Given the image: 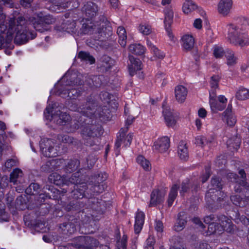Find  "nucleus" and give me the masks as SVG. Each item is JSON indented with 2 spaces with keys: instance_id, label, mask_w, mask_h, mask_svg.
Wrapping results in <instances>:
<instances>
[{
  "instance_id": "obj_1",
  "label": "nucleus",
  "mask_w": 249,
  "mask_h": 249,
  "mask_svg": "<svg viewBox=\"0 0 249 249\" xmlns=\"http://www.w3.org/2000/svg\"><path fill=\"white\" fill-rule=\"evenodd\" d=\"M6 17L0 16V36L5 38L6 42L10 43L15 35V41L18 44L27 42L36 36L34 32L29 31L27 21L22 17L17 18H11L6 24L4 23Z\"/></svg>"
},
{
  "instance_id": "obj_2",
  "label": "nucleus",
  "mask_w": 249,
  "mask_h": 249,
  "mask_svg": "<svg viewBox=\"0 0 249 249\" xmlns=\"http://www.w3.org/2000/svg\"><path fill=\"white\" fill-rule=\"evenodd\" d=\"M249 27V18L243 17H235L233 22L227 25L228 30L227 39L235 45L244 46L248 42V37L244 31Z\"/></svg>"
},
{
  "instance_id": "obj_3",
  "label": "nucleus",
  "mask_w": 249,
  "mask_h": 249,
  "mask_svg": "<svg viewBox=\"0 0 249 249\" xmlns=\"http://www.w3.org/2000/svg\"><path fill=\"white\" fill-rule=\"evenodd\" d=\"M49 181L57 185H70V184H76V188L74 186L75 190L72 191L73 197L76 199L82 198L85 196V192L87 188L85 183H80L78 173H75L71 177L67 178L66 177H61L56 173L52 174L49 177Z\"/></svg>"
},
{
  "instance_id": "obj_4",
  "label": "nucleus",
  "mask_w": 249,
  "mask_h": 249,
  "mask_svg": "<svg viewBox=\"0 0 249 249\" xmlns=\"http://www.w3.org/2000/svg\"><path fill=\"white\" fill-rule=\"evenodd\" d=\"M29 20L36 31L43 32L47 30L45 25L54 23L55 19L51 15L42 17V14H39L30 18Z\"/></svg>"
},
{
  "instance_id": "obj_5",
  "label": "nucleus",
  "mask_w": 249,
  "mask_h": 249,
  "mask_svg": "<svg viewBox=\"0 0 249 249\" xmlns=\"http://www.w3.org/2000/svg\"><path fill=\"white\" fill-rule=\"evenodd\" d=\"M40 148L42 154L47 157H54L57 155V149L53 140L47 138L41 139Z\"/></svg>"
},
{
  "instance_id": "obj_6",
  "label": "nucleus",
  "mask_w": 249,
  "mask_h": 249,
  "mask_svg": "<svg viewBox=\"0 0 249 249\" xmlns=\"http://www.w3.org/2000/svg\"><path fill=\"white\" fill-rule=\"evenodd\" d=\"M81 134L83 138L87 141V144L92 145L94 144L92 139L99 134V127L94 124H89L83 128Z\"/></svg>"
},
{
  "instance_id": "obj_7",
  "label": "nucleus",
  "mask_w": 249,
  "mask_h": 249,
  "mask_svg": "<svg viewBox=\"0 0 249 249\" xmlns=\"http://www.w3.org/2000/svg\"><path fill=\"white\" fill-rule=\"evenodd\" d=\"M217 220L218 217L213 215L205 217L204 221L208 224V229L207 231L204 230V229L201 230L202 233L206 236L210 235L216 232L220 233L221 232H219L217 230V228L219 227Z\"/></svg>"
},
{
  "instance_id": "obj_8",
  "label": "nucleus",
  "mask_w": 249,
  "mask_h": 249,
  "mask_svg": "<svg viewBox=\"0 0 249 249\" xmlns=\"http://www.w3.org/2000/svg\"><path fill=\"white\" fill-rule=\"evenodd\" d=\"M212 185L213 188H210L207 193L206 195V198L208 199L211 198L213 200L216 199L217 200L220 201L221 198L217 197V196L219 194L222 193V192L220 191L222 189V184L219 178L216 177L213 178L212 179ZM222 194L224 195L223 193Z\"/></svg>"
},
{
  "instance_id": "obj_9",
  "label": "nucleus",
  "mask_w": 249,
  "mask_h": 249,
  "mask_svg": "<svg viewBox=\"0 0 249 249\" xmlns=\"http://www.w3.org/2000/svg\"><path fill=\"white\" fill-rule=\"evenodd\" d=\"M167 191V189L166 188H161L160 189L154 190L151 195L149 206H155L157 204L162 202Z\"/></svg>"
},
{
  "instance_id": "obj_10",
  "label": "nucleus",
  "mask_w": 249,
  "mask_h": 249,
  "mask_svg": "<svg viewBox=\"0 0 249 249\" xmlns=\"http://www.w3.org/2000/svg\"><path fill=\"white\" fill-rule=\"evenodd\" d=\"M232 6V0H220L217 5V12L222 16H228L230 13Z\"/></svg>"
},
{
  "instance_id": "obj_11",
  "label": "nucleus",
  "mask_w": 249,
  "mask_h": 249,
  "mask_svg": "<svg viewBox=\"0 0 249 249\" xmlns=\"http://www.w3.org/2000/svg\"><path fill=\"white\" fill-rule=\"evenodd\" d=\"M195 43V38L191 34H184L180 39L181 46L183 50L188 52L192 50Z\"/></svg>"
},
{
  "instance_id": "obj_12",
  "label": "nucleus",
  "mask_w": 249,
  "mask_h": 249,
  "mask_svg": "<svg viewBox=\"0 0 249 249\" xmlns=\"http://www.w3.org/2000/svg\"><path fill=\"white\" fill-rule=\"evenodd\" d=\"M218 224L219 227L217 228L219 232L226 231L228 232H231L233 230V225L231 219L227 217L222 215L218 217Z\"/></svg>"
},
{
  "instance_id": "obj_13",
  "label": "nucleus",
  "mask_w": 249,
  "mask_h": 249,
  "mask_svg": "<svg viewBox=\"0 0 249 249\" xmlns=\"http://www.w3.org/2000/svg\"><path fill=\"white\" fill-rule=\"evenodd\" d=\"M169 146V139L167 137H163L159 139L154 142L153 148L159 152L164 153L168 150Z\"/></svg>"
},
{
  "instance_id": "obj_14",
  "label": "nucleus",
  "mask_w": 249,
  "mask_h": 249,
  "mask_svg": "<svg viewBox=\"0 0 249 249\" xmlns=\"http://www.w3.org/2000/svg\"><path fill=\"white\" fill-rule=\"evenodd\" d=\"M107 178V175L105 173H100L97 175L92 178L91 181H94V191L97 193L102 192L104 187L103 185L100 184L103 183Z\"/></svg>"
},
{
  "instance_id": "obj_15",
  "label": "nucleus",
  "mask_w": 249,
  "mask_h": 249,
  "mask_svg": "<svg viewBox=\"0 0 249 249\" xmlns=\"http://www.w3.org/2000/svg\"><path fill=\"white\" fill-rule=\"evenodd\" d=\"M222 119L230 126H233L236 124V119L231 111V106L229 105L226 110L222 113Z\"/></svg>"
},
{
  "instance_id": "obj_16",
  "label": "nucleus",
  "mask_w": 249,
  "mask_h": 249,
  "mask_svg": "<svg viewBox=\"0 0 249 249\" xmlns=\"http://www.w3.org/2000/svg\"><path fill=\"white\" fill-rule=\"evenodd\" d=\"M188 91L183 86L178 85L175 89V95L178 102L182 103L186 98Z\"/></svg>"
},
{
  "instance_id": "obj_17",
  "label": "nucleus",
  "mask_w": 249,
  "mask_h": 249,
  "mask_svg": "<svg viewBox=\"0 0 249 249\" xmlns=\"http://www.w3.org/2000/svg\"><path fill=\"white\" fill-rule=\"evenodd\" d=\"M129 59L130 62L128 65L129 71L130 74L133 76L135 74L136 71L142 69V62L139 59H136L131 55L129 56Z\"/></svg>"
},
{
  "instance_id": "obj_18",
  "label": "nucleus",
  "mask_w": 249,
  "mask_h": 249,
  "mask_svg": "<svg viewBox=\"0 0 249 249\" xmlns=\"http://www.w3.org/2000/svg\"><path fill=\"white\" fill-rule=\"evenodd\" d=\"M92 240L89 236H79L74 240V246L77 248H89L91 247Z\"/></svg>"
},
{
  "instance_id": "obj_19",
  "label": "nucleus",
  "mask_w": 249,
  "mask_h": 249,
  "mask_svg": "<svg viewBox=\"0 0 249 249\" xmlns=\"http://www.w3.org/2000/svg\"><path fill=\"white\" fill-rule=\"evenodd\" d=\"M210 93L209 103L212 111L213 112H217L219 111L223 110L225 107V105L220 104L218 101L214 98L215 94L213 93Z\"/></svg>"
},
{
  "instance_id": "obj_20",
  "label": "nucleus",
  "mask_w": 249,
  "mask_h": 249,
  "mask_svg": "<svg viewBox=\"0 0 249 249\" xmlns=\"http://www.w3.org/2000/svg\"><path fill=\"white\" fill-rule=\"evenodd\" d=\"M144 213L141 211H138L135 217V223L134 225V231L136 234H139L144 223Z\"/></svg>"
},
{
  "instance_id": "obj_21",
  "label": "nucleus",
  "mask_w": 249,
  "mask_h": 249,
  "mask_svg": "<svg viewBox=\"0 0 249 249\" xmlns=\"http://www.w3.org/2000/svg\"><path fill=\"white\" fill-rule=\"evenodd\" d=\"M86 14L89 18H92L96 15L98 11L97 6L92 2H88L84 7Z\"/></svg>"
},
{
  "instance_id": "obj_22",
  "label": "nucleus",
  "mask_w": 249,
  "mask_h": 249,
  "mask_svg": "<svg viewBox=\"0 0 249 249\" xmlns=\"http://www.w3.org/2000/svg\"><path fill=\"white\" fill-rule=\"evenodd\" d=\"M132 140V135L131 134H128L125 137V138L124 137V134H123L122 136H120V138H118L115 142V146L116 150H117V149L120 147L122 143H124L125 146L130 145Z\"/></svg>"
},
{
  "instance_id": "obj_23",
  "label": "nucleus",
  "mask_w": 249,
  "mask_h": 249,
  "mask_svg": "<svg viewBox=\"0 0 249 249\" xmlns=\"http://www.w3.org/2000/svg\"><path fill=\"white\" fill-rule=\"evenodd\" d=\"M163 113L166 124L170 127H173L176 123V120L172 112L167 109H164Z\"/></svg>"
},
{
  "instance_id": "obj_24",
  "label": "nucleus",
  "mask_w": 249,
  "mask_h": 249,
  "mask_svg": "<svg viewBox=\"0 0 249 249\" xmlns=\"http://www.w3.org/2000/svg\"><path fill=\"white\" fill-rule=\"evenodd\" d=\"M225 55L226 57L227 64L228 66H233L237 63L238 58L232 51L227 50Z\"/></svg>"
},
{
  "instance_id": "obj_25",
  "label": "nucleus",
  "mask_w": 249,
  "mask_h": 249,
  "mask_svg": "<svg viewBox=\"0 0 249 249\" xmlns=\"http://www.w3.org/2000/svg\"><path fill=\"white\" fill-rule=\"evenodd\" d=\"M130 53L137 55H142L145 52V48L140 44H131L129 46Z\"/></svg>"
},
{
  "instance_id": "obj_26",
  "label": "nucleus",
  "mask_w": 249,
  "mask_h": 249,
  "mask_svg": "<svg viewBox=\"0 0 249 249\" xmlns=\"http://www.w3.org/2000/svg\"><path fill=\"white\" fill-rule=\"evenodd\" d=\"M178 155L182 160H186L188 157V150L186 144L183 142H179L178 146Z\"/></svg>"
},
{
  "instance_id": "obj_27",
  "label": "nucleus",
  "mask_w": 249,
  "mask_h": 249,
  "mask_svg": "<svg viewBox=\"0 0 249 249\" xmlns=\"http://www.w3.org/2000/svg\"><path fill=\"white\" fill-rule=\"evenodd\" d=\"M164 23L165 26H170L173 22L174 12L170 7H167L164 10Z\"/></svg>"
},
{
  "instance_id": "obj_28",
  "label": "nucleus",
  "mask_w": 249,
  "mask_h": 249,
  "mask_svg": "<svg viewBox=\"0 0 249 249\" xmlns=\"http://www.w3.org/2000/svg\"><path fill=\"white\" fill-rule=\"evenodd\" d=\"M241 139L237 136H234L233 138L229 139L227 142V145L231 149L237 150L239 147Z\"/></svg>"
},
{
  "instance_id": "obj_29",
  "label": "nucleus",
  "mask_w": 249,
  "mask_h": 249,
  "mask_svg": "<svg viewBox=\"0 0 249 249\" xmlns=\"http://www.w3.org/2000/svg\"><path fill=\"white\" fill-rule=\"evenodd\" d=\"M117 34L119 36V42L120 44L124 47L126 44V34L125 29L122 26L119 27L117 29Z\"/></svg>"
},
{
  "instance_id": "obj_30",
  "label": "nucleus",
  "mask_w": 249,
  "mask_h": 249,
  "mask_svg": "<svg viewBox=\"0 0 249 249\" xmlns=\"http://www.w3.org/2000/svg\"><path fill=\"white\" fill-rule=\"evenodd\" d=\"M186 223L184 213H179L177 222L174 226L175 230L177 231H181L184 228Z\"/></svg>"
},
{
  "instance_id": "obj_31",
  "label": "nucleus",
  "mask_w": 249,
  "mask_h": 249,
  "mask_svg": "<svg viewBox=\"0 0 249 249\" xmlns=\"http://www.w3.org/2000/svg\"><path fill=\"white\" fill-rule=\"evenodd\" d=\"M23 176V173L21 169L19 168L15 169L10 174V181L14 184L18 183V179Z\"/></svg>"
},
{
  "instance_id": "obj_32",
  "label": "nucleus",
  "mask_w": 249,
  "mask_h": 249,
  "mask_svg": "<svg viewBox=\"0 0 249 249\" xmlns=\"http://www.w3.org/2000/svg\"><path fill=\"white\" fill-rule=\"evenodd\" d=\"M236 97L237 99L244 101L249 99V89L241 88L236 93Z\"/></svg>"
},
{
  "instance_id": "obj_33",
  "label": "nucleus",
  "mask_w": 249,
  "mask_h": 249,
  "mask_svg": "<svg viewBox=\"0 0 249 249\" xmlns=\"http://www.w3.org/2000/svg\"><path fill=\"white\" fill-rule=\"evenodd\" d=\"M71 109L82 113L88 117H90L92 114H93L94 112L93 109L90 107L89 105L86 107H84V106H83L82 107H71Z\"/></svg>"
},
{
  "instance_id": "obj_34",
  "label": "nucleus",
  "mask_w": 249,
  "mask_h": 249,
  "mask_svg": "<svg viewBox=\"0 0 249 249\" xmlns=\"http://www.w3.org/2000/svg\"><path fill=\"white\" fill-rule=\"evenodd\" d=\"M137 162L146 171H149L151 169V165L149 161L142 155L137 157Z\"/></svg>"
},
{
  "instance_id": "obj_35",
  "label": "nucleus",
  "mask_w": 249,
  "mask_h": 249,
  "mask_svg": "<svg viewBox=\"0 0 249 249\" xmlns=\"http://www.w3.org/2000/svg\"><path fill=\"white\" fill-rule=\"evenodd\" d=\"M196 8V5L192 0H186L182 6V10L185 14H188Z\"/></svg>"
},
{
  "instance_id": "obj_36",
  "label": "nucleus",
  "mask_w": 249,
  "mask_h": 249,
  "mask_svg": "<svg viewBox=\"0 0 249 249\" xmlns=\"http://www.w3.org/2000/svg\"><path fill=\"white\" fill-rule=\"evenodd\" d=\"M178 186L177 185H174L170 190L168 199V204L169 206H172L175 200L178 193Z\"/></svg>"
},
{
  "instance_id": "obj_37",
  "label": "nucleus",
  "mask_w": 249,
  "mask_h": 249,
  "mask_svg": "<svg viewBox=\"0 0 249 249\" xmlns=\"http://www.w3.org/2000/svg\"><path fill=\"white\" fill-rule=\"evenodd\" d=\"M101 61L102 67H103V70L106 71H107L109 69L113 64L112 60L111 58L106 55L103 56L102 57Z\"/></svg>"
},
{
  "instance_id": "obj_38",
  "label": "nucleus",
  "mask_w": 249,
  "mask_h": 249,
  "mask_svg": "<svg viewBox=\"0 0 249 249\" xmlns=\"http://www.w3.org/2000/svg\"><path fill=\"white\" fill-rule=\"evenodd\" d=\"M78 57L83 60L89 62L90 64L95 62L94 58L87 52H79Z\"/></svg>"
},
{
  "instance_id": "obj_39",
  "label": "nucleus",
  "mask_w": 249,
  "mask_h": 249,
  "mask_svg": "<svg viewBox=\"0 0 249 249\" xmlns=\"http://www.w3.org/2000/svg\"><path fill=\"white\" fill-rule=\"evenodd\" d=\"M213 54L216 58H220L224 55H225L226 51H224L223 48L220 46L214 45L213 47Z\"/></svg>"
},
{
  "instance_id": "obj_40",
  "label": "nucleus",
  "mask_w": 249,
  "mask_h": 249,
  "mask_svg": "<svg viewBox=\"0 0 249 249\" xmlns=\"http://www.w3.org/2000/svg\"><path fill=\"white\" fill-rule=\"evenodd\" d=\"M60 228L63 231L64 234H71L75 231V228L71 224L64 223L61 225Z\"/></svg>"
},
{
  "instance_id": "obj_41",
  "label": "nucleus",
  "mask_w": 249,
  "mask_h": 249,
  "mask_svg": "<svg viewBox=\"0 0 249 249\" xmlns=\"http://www.w3.org/2000/svg\"><path fill=\"white\" fill-rule=\"evenodd\" d=\"M57 139L60 142H62L65 143L73 144L75 142L73 138L69 135H59L58 136Z\"/></svg>"
},
{
  "instance_id": "obj_42",
  "label": "nucleus",
  "mask_w": 249,
  "mask_h": 249,
  "mask_svg": "<svg viewBox=\"0 0 249 249\" xmlns=\"http://www.w3.org/2000/svg\"><path fill=\"white\" fill-rule=\"evenodd\" d=\"M79 161L78 160H72L68 163L66 167V170L67 172L71 173L73 171L75 170L78 165Z\"/></svg>"
},
{
  "instance_id": "obj_43",
  "label": "nucleus",
  "mask_w": 249,
  "mask_h": 249,
  "mask_svg": "<svg viewBox=\"0 0 249 249\" xmlns=\"http://www.w3.org/2000/svg\"><path fill=\"white\" fill-rule=\"evenodd\" d=\"M208 141L207 140L206 137L204 136H198L195 139V143L202 147L208 144Z\"/></svg>"
},
{
  "instance_id": "obj_44",
  "label": "nucleus",
  "mask_w": 249,
  "mask_h": 249,
  "mask_svg": "<svg viewBox=\"0 0 249 249\" xmlns=\"http://www.w3.org/2000/svg\"><path fill=\"white\" fill-rule=\"evenodd\" d=\"M231 199L232 203L235 205L242 207L245 204V201L243 200L241 197L238 195L231 196Z\"/></svg>"
},
{
  "instance_id": "obj_45",
  "label": "nucleus",
  "mask_w": 249,
  "mask_h": 249,
  "mask_svg": "<svg viewBox=\"0 0 249 249\" xmlns=\"http://www.w3.org/2000/svg\"><path fill=\"white\" fill-rule=\"evenodd\" d=\"M139 31L143 35H148L152 32L150 26L146 24L140 25L139 26Z\"/></svg>"
},
{
  "instance_id": "obj_46",
  "label": "nucleus",
  "mask_w": 249,
  "mask_h": 249,
  "mask_svg": "<svg viewBox=\"0 0 249 249\" xmlns=\"http://www.w3.org/2000/svg\"><path fill=\"white\" fill-rule=\"evenodd\" d=\"M59 120H57L58 124H63L70 120V116L65 112H61L59 114Z\"/></svg>"
},
{
  "instance_id": "obj_47",
  "label": "nucleus",
  "mask_w": 249,
  "mask_h": 249,
  "mask_svg": "<svg viewBox=\"0 0 249 249\" xmlns=\"http://www.w3.org/2000/svg\"><path fill=\"white\" fill-rule=\"evenodd\" d=\"M219 77L218 75H213L211 77L210 81L211 88L214 89H216L218 86Z\"/></svg>"
},
{
  "instance_id": "obj_48",
  "label": "nucleus",
  "mask_w": 249,
  "mask_h": 249,
  "mask_svg": "<svg viewBox=\"0 0 249 249\" xmlns=\"http://www.w3.org/2000/svg\"><path fill=\"white\" fill-rule=\"evenodd\" d=\"M69 91H67L64 93V94H68L67 96L70 98L74 99L75 97L78 96L80 93L78 92L77 90L75 89H72L70 90V89H68Z\"/></svg>"
},
{
  "instance_id": "obj_49",
  "label": "nucleus",
  "mask_w": 249,
  "mask_h": 249,
  "mask_svg": "<svg viewBox=\"0 0 249 249\" xmlns=\"http://www.w3.org/2000/svg\"><path fill=\"white\" fill-rule=\"evenodd\" d=\"M83 27H84V29L83 30V32L84 34H92L93 33H96L97 32V29L96 28H93V27L92 25H85V26L84 25L83 26Z\"/></svg>"
},
{
  "instance_id": "obj_50",
  "label": "nucleus",
  "mask_w": 249,
  "mask_h": 249,
  "mask_svg": "<svg viewBox=\"0 0 249 249\" xmlns=\"http://www.w3.org/2000/svg\"><path fill=\"white\" fill-rule=\"evenodd\" d=\"M52 107H51L50 106H48L44 112V115L47 119L51 120L53 119V117H55V116L54 115L53 116L52 115Z\"/></svg>"
},
{
  "instance_id": "obj_51",
  "label": "nucleus",
  "mask_w": 249,
  "mask_h": 249,
  "mask_svg": "<svg viewBox=\"0 0 249 249\" xmlns=\"http://www.w3.org/2000/svg\"><path fill=\"white\" fill-rule=\"evenodd\" d=\"M155 229L157 231V232L161 233L163 231V223L160 220H156Z\"/></svg>"
},
{
  "instance_id": "obj_52",
  "label": "nucleus",
  "mask_w": 249,
  "mask_h": 249,
  "mask_svg": "<svg viewBox=\"0 0 249 249\" xmlns=\"http://www.w3.org/2000/svg\"><path fill=\"white\" fill-rule=\"evenodd\" d=\"M190 185V182L188 180H187L186 182H184L182 183L181 189L180 190V193L181 195L187 191Z\"/></svg>"
},
{
  "instance_id": "obj_53",
  "label": "nucleus",
  "mask_w": 249,
  "mask_h": 249,
  "mask_svg": "<svg viewBox=\"0 0 249 249\" xmlns=\"http://www.w3.org/2000/svg\"><path fill=\"white\" fill-rule=\"evenodd\" d=\"M156 78L157 80L161 82H162V85L164 86L166 85V81L165 80V74L163 72H159L157 73L156 75Z\"/></svg>"
},
{
  "instance_id": "obj_54",
  "label": "nucleus",
  "mask_w": 249,
  "mask_h": 249,
  "mask_svg": "<svg viewBox=\"0 0 249 249\" xmlns=\"http://www.w3.org/2000/svg\"><path fill=\"white\" fill-rule=\"evenodd\" d=\"M239 174L240 175L242 179H241V181L238 183V184L241 185L243 187H244L246 186V183L245 182V178H246L245 172L243 170H241L239 171Z\"/></svg>"
},
{
  "instance_id": "obj_55",
  "label": "nucleus",
  "mask_w": 249,
  "mask_h": 249,
  "mask_svg": "<svg viewBox=\"0 0 249 249\" xmlns=\"http://www.w3.org/2000/svg\"><path fill=\"white\" fill-rule=\"evenodd\" d=\"M15 163L16 162L13 160L9 159L7 160L6 162L5 163L4 170H9L10 169L12 168V167L15 165Z\"/></svg>"
},
{
  "instance_id": "obj_56",
  "label": "nucleus",
  "mask_w": 249,
  "mask_h": 249,
  "mask_svg": "<svg viewBox=\"0 0 249 249\" xmlns=\"http://www.w3.org/2000/svg\"><path fill=\"white\" fill-rule=\"evenodd\" d=\"M211 175V171L210 168L208 167L205 169V173L202 176V182L204 183L209 178Z\"/></svg>"
},
{
  "instance_id": "obj_57",
  "label": "nucleus",
  "mask_w": 249,
  "mask_h": 249,
  "mask_svg": "<svg viewBox=\"0 0 249 249\" xmlns=\"http://www.w3.org/2000/svg\"><path fill=\"white\" fill-rule=\"evenodd\" d=\"M194 27L200 30L202 27V21L200 18H196L194 20L193 23Z\"/></svg>"
},
{
  "instance_id": "obj_58",
  "label": "nucleus",
  "mask_w": 249,
  "mask_h": 249,
  "mask_svg": "<svg viewBox=\"0 0 249 249\" xmlns=\"http://www.w3.org/2000/svg\"><path fill=\"white\" fill-rule=\"evenodd\" d=\"M147 45L153 53L159 52V49L149 39H147Z\"/></svg>"
},
{
  "instance_id": "obj_59",
  "label": "nucleus",
  "mask_w": 249,
  "mask_h": 249,
  "mask_svg": "<svg viewBox=\"0 0 249 249\" xmlns=\"http://www.w3.org/2000/svg\"><path fill=\"white\" fill-rule=\"evenodd\" d=\"M193 221L195 224L198 226V228H200V231L204 229V225L202 224L199 218L195 217L193 218Z\"/></svg>"
},
{
  "instance_id": "obj_60",
  "label": "nucleus",
  "mask_w": 249,
  "mask_h": 249,
  "mask_svg": "<svg viewBox=\"0 0 249 249\" xmlns=\"http://www.w3.org/2000/svg\"><path fill=\"white\" fill-rule=\"evenodd\" d=\"M134 119H135V118L132 116H128V117L125 121V126H126V130H127L128 126L130 125L131 124H132V123L134 121Z\"/></svg>"
},
{
  "instance_id": "obj_61",
  "label": "nucleus",
  "mask_w": 249,
  "mask_h": 249,
  "mask_svg": "<svg viewBox=\"0 0 249 249\" xmlns=\"http://www.w3.org/2000/svg\"><path fill=\"white\" fill-rule=\"evenodd\" d=\"M100 98L104 101H106L107 102H108V100L109 99L110 95L107 92H102L100 95Z\"/></svg>"
},
{
  "instance_id": "obj_62",
  "label": "nucleus",
  "mask_w": 249,
  "mask_h": 249,
  "mask_svg": "<svg viewBox=\"0 0 249 249\" xmlns=\"http://www.w3.org/2000/svg\"><path fill=\"white\" fill-rule=\"evenodd\" d=\"M39 185L37 183H33L30 185L29 189L30 190L33 189L35 192H37L39 189Z\"/></svg>"
},
{
  "instance_id": "obj_63",
  "label": "nucleus",
  "mask_w": 249,
  "mask_h": 249,
  "mask_svg": "<svg viewBox=\"0 0 249 249\" xmlns=\"http://www.w3.org/2000/svg\"><path fill=\"white\" fill-rule=\"evenodd\" d=\"M155 239L153 236H150L146 240V246H153Z\"/></svg>"
},
{
  "instance_id": "obj_64",
  "label": "nucleus",
  "mask_w": 249,
  "mask_h": 249,
  "mask_svg": "<svg viewBox=\"0 0 249 249\" xmlns=\"http://www.w3.org/2000/svg\"><path fill=\"white\" fill-rule=\"evenodd\" d=\"M198 114L200 117L204 118L206 116L207 111L204 108H201L198 110Z\"/></svg>"
}]
</instances>
